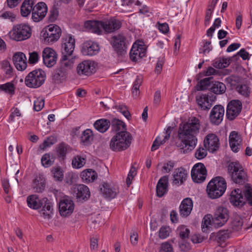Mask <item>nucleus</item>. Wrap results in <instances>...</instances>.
Listing matches in <instances>:
<instances>
[{"label":"nucleus","mask_w":252,"mask_h":252,"mask_svg":"<svg viewBox=\"0 0 252 252\" xmlns=\"http://www.w3.org/2000/svg\"><path fill=\"white\" fill-rule=\"evenodd\" d=\"M13 62L17 70L23 71L27 66V58L25 55L22 52H17L13 56Z\"/></svg>","instance_id":"nucleus-28"},{"label":"nucleus","mask_w":252,"mask_h":252,"mask_svg":"<svg viewBox=\"0 0 252 252\" xmlns=\"http://www.w3.org/2000/svg\"><path fill=\"white\" fill-rule=\"evenodd\" d=\"M94 135L91 129L87 128L84 130L80 137V142L81 144L85 146L91 145L94 140Z\"/></svg>","instance_id":"nucleus-35"},{"label":"nucleus","mask_w":252,"mask_h":252,"mask_svg":"<svg viewBox=\"0 0 252 252\" xmlns=\"http://www.w3.org/2000/svg\"><path fill=\"white\" fill-rule=\"evenodd\" d=\"M224 114V108L221 105H216L213 107L209 115L210 122L214 125H218L222 121Z\"/></svg>","instance_id":"nucleus-19"},{"label":"nucleus","mask_w":252,"mask_h":252,"mask_svg":"<svg viewBox=\"0 0 252 252\" xmlns=\"http://www.w3.org/2000/svg\"><path fill=\"white\" fill-rule=\"evenodd\" d=\"M216 99V96L211 93L202 94L195 97L196 101L199 108L204 111H208L211 108Z\"/></svg>","instance_id":"nucleus-12"},{"label":"nucleus","mask_w":252,"mask_h":252,"mask_svg":"<svg viewBox=\"0 0 252 252\" xmlns=\"http://www.w3.org/2000/svg\"><path fill=\"white\" fill-rule=\"evenodd\" d=\"M74 209L73 201L69 197H64L59 202V209L60 215L64 217H68Z\"/></svg>","instance_id":"nucleus-16"},{"label":"nucleus","mask_w":252,"mask_h":252,"mask_svg":"<svg viewBox=\"0 0 252 252\" xmlns=\"http://www.w3.org/2000/svg\"><path fill=\"white\" fill-rule=\"evenodd\" d=\"M42 198L40 199L36 194L29 195L27 198L28 206L33 210H37L41 207Z\"/></svg>","instance_id":"nucleus-36"},{"label":"nucleus","mask_w":252,"mask_h":252,"mask_svg":"<svg viewBox=\"0 0 252 252\" xmlns=\"http://www.w3.org/2000/svg\"><path fill=\"white\" fill-rule=\"evenodd\" d=\"M111 130L115 132L126 131V126L125 123L117 119H113L110 122Z\"/></svg>","instance_id":"nucleus-41"},{"label":"nucleus","mask_w":252,"mask_h":252,"mask_svg":"<svg viewBox=\"0 0 252 252\" xmlns=\"http://www.w3.org/2000/svg\"><path fill=\"white\" fill-rule=\"evenodd\" d=\"M231 223L233 229L236 230H239L243 226V220L239 215H235L233 217Z\"/></svg>","instance_id":"nucleus-48"},{"label":"nucleus","mask_w":252,"mask_h":252,"mask_svg":"<svg viewBox=\"0 0 252 252\" xmlns=\"http://www.w3.org/2000/svg\"><path fill=\"white\" fill-rule=\"evenodd\" d=\"M84 27L88 31L101 35L103 33L102 21L88 20L84 23Z\"/></svg>","instance_id":"nucleus-25"},{"label":"nucleus","mask_w":252,"mask_h":252,"mask_svg":"<svg viewBox=\"0 0 252 252\" xmlns=\"http://www.w3.org/2000/svg\"><path fill=\"white\" fill-rule=\"evenodd\" d=\"M122 26V23L115 17L102 20L103 32L111 33L119 30Z\"/></svg>","instance_id":"nucleus-22"},{"label":"nucleus","mask_w":252,"mask_h":252,"mask_svg":"<svg viewBox=\"0 0 252 252\" xmlns=\"http://www.w3.org/2000/svg\"><path fill=\"white\" fill-rule=\"evenodd\" d=\"M229 145L231 150L238 152L241 148L242 139L241 135L236 131H232L229 137Z\"/></svg>","instance_id":"nucleus-27"},{"label":"nucleus","mask_w":252,"mask_h":252,"mask_svg":"<svg viewBox=\"0 0 252 252\" xmlns=\"http://www.w3.org/2000/svg\"><path fill=\"white\" fill-rule=\"evenodd\" d=\"M137 174L136 169L135 167L132 166L128 174L126 179V183L127 187H129L132 183V181Z\"/></svg>","instance_id":"nucleus-59"},{"label":"nucleus","mask_w":252,"mask_h":252,"mask_svg":"<svg viewBox=\"0 0 252 252\" xmlns=\"http://www.w3.org/2000/svg\"><path fill=\"white\" fill-rule=\"evenodd\" d=\"M229 218V212L227 208L223 206L217 208L214 216L212 218V223L216 228H219L224 225Z\"/></svg>","instance_id":"nucleus-9"},{"label":"nucleus","mask_w":252,"mask_h":252,"mask_svg":"<svg viewBox=\"0 0 252 252\" xmlns=\"http://www.w3.org/2000/svg\"><path fill=\"white\" fill-rule=\"evenodd\" d=\"M80 177L83 182L88 183L94 181L97 175L95 171L89 169L83 171L81 173Z\"/></svg>","instance_id":"nucleus-38"},{"label":"nucleus","mask_w":252,"mask_h":252,"mask_svg":"<svg viewBox=\"0 0 252 252\" xmlns=\"http://www.w3.org/2000/svg\"><path fill=\"white\" fill-rule=\"evenodd\" d=\"M168 190V177L164 176L160 178L156 186L157 195L161 197L167 193Z\"/></svg>","instance_id":"nucleus-29"},{"label":"nucleus","mask_w":252,"mask_h":252,"mask_svg":"<svg viewBox=\"0 0 252 252\" xmlns=\"http://www.w3.org/2000/svg\"><path fill=\"white\" fill-rule=\"evenodd\" d=\"M212 79L213 77H211L201 80L197 85V87L198 88V90L203 91L209 89L211 85V80Z\"/></svg>","instance_id":"nucleus-49"},{"label":"nucleus","mask_w":252,"mask_h":252,"mask_svg":"<svg viewBox=\"0 0 252 252\" xmlns=\"http://www.w3.org/2000/svg\"><path fill=\"white\" fill-rule=\"evenodd\" d=\"M74 59L72 55L63 54L61 60V66L66 70L71 69L74 63Z\"/></svg>","instance_id":"nucleus-40"},{"label":"nucleus","mask_w":252,"mask_h":252,"mask_svg":"<svg viewBox=\"0 0 252 252\" xmlns=\"http://www.w3.org/2000/svg\"><path fill=\"white\" fill-rule=\"evenodd\" d=\"M48 8L46 4L43 2L37 3L33 8L32 18L35 22L42 20L46 15Z\"/></svg>","instance_id":"nucleus-17"},{"label":"nucleus","mask_w":252,"mask_h":252,"mask_svg":"<svg viewBox=\"0 0 252 252\" xmlns=\"http://www.w3.org/2000/svg\"><path fill=\"white\" fill-rule=\"evenodd\" d=\"M62 33L61 28L57 25H50L44 29L40 33V39L45 43L52 44L60 38Z\"/></svg>","instance_id":"nucleus-6"},{"label":"nucleus","mask_w":252,"mask_h":252,"mask_svg":"<svg viewBox=\"0 0 252 252\" xmlns=\"http://www.w3.org/2000/svg\"><path fill=\"white\" fill-rule=\"evenodd\" d=\"M99 50V46L97 42L92 40L84 42L81 49L84 55L93 56L97 54Z\"/></svg>","instance_id":"nucleus-24"},{"label":"nucleus","mask_w":252,"mask_h":252,"mask_svg":"<svg viewBox=\"0 0 252 252\" xmlns=\"http://www.w3.org/2000/svg\"><path fill=\"white\" fill-rule=\"evenodd\" d=\"M132 140V137L129 132L126 131L118 132L111 139L110 148L114 152L125 151L130 146Z\"/></svg>","instance_id":"nucleus-2"},{"label":"nucleus","mask_w":252,"mask_h":252,"mask_svg":"<svg viewBox=\"0 0 252 252\" xmlns=\"http://www.w3.org/2000/svg\"><path fill=\"white\" fill-rule=\"evenodd\" d=\"M236 89L240 94L245 97L249 96L251 93L250 88L245 84L238 85Z\"/></svg>","instance_id":"nucleus-55"},{"label":"nucleus","mask_w":252,"mask_h":252,"mask_svg":"<svg viewBox=\"0 0 252 252\" xmlns=\"http://www.w3.org/2000/svg\"><path fill=\"white\" fill-rule=\"evenodd\" d=\"M230 237V232L228 230H221L216 233H212L210 236V239H213L219 245H221Z\"/></svg>","instance_id":"nucleus-34"},{"label":"nucleus","mask_w":252,"mask_h":252,"mask_svg":"<svg viewBox=\"0 0 252 252\" xmlns=\"http://www.w3.org/2000/svg\"><path fill=\"white\" fill-rule=\"evenodd\" d=\"M159 252H174L172 245L169 242H165L161 244Z\"/></svg>","instance_id":"nucleus-61"},{"label":"nucleus","mask_w":252,"mask_h":252,"mask_svg":"<svg viewBox=\"0 0 252 252\" xmlns=\"http://www.w3.org/2000/svg\"><path fill=\"white\" fill-rule=\"evenodd\" d=\"M200 128V120L196 117L190 118L188 121L180 125L176 146L181 149L188 147L190 150L194 149L197 142V135Z\"/></svg>","instance_id":"nucleus-1"},{"label":"nucleus","mask_w":252,"mask_h":252,"mask_svg":"<svg viewBox=\"0 0 252 252\" xmlns=\"http://www.w3.org/2000/svg\"><path fill=\"white\" fill-rule=\"evenodd\" d=\"M100 191L102 196L108 200L115 198L119 192L118 188L108 183H104L101 185Z\"/></svg>","instance_id":"nucleus-20"},{"label":"nucleus","mask_w":252,"mask_h":252,"mask_svg":"<svg viewBox=\"0 0 252 252\" xmlns=\"http://www.w3.org/2000/svg\"><path fill=\"white\" fill-rule=\"evenodd\" d=\"M72 191L73 195L79 201H86L90 197L89 188L83 184H76L73 186Z\"/></svg>","instance_id":"nucleus-15"},{"label":"nucleus","mask_w":252,"mask_h":252,"mask_svg":"<svg viewBox=\"0 0 252 252\" xmlns=\"http://www.w3.org/2000/svg\"><path fill=\"white\" fill-rule=\"evenodd\" d=\"M147 47L142 40H137L132 45L129 57L133 62H138L146 55Z\"/></svg>","instance_id":"nucleus-8"},{"label":"nucleus","mask_w":252,"mask_h":252,"mask_svg":"<svg viewBox=\"0 0 252 252\" xmlns=\"http://www.w3.org/2000/svg\"><path fill=\"white\" fill-rule=\"evenodd\" d=\"M110 43L118 55L123 56L126 53V39L123 34L113 36Z\"/></svg>","instance_id":"nucleus-10"},{"label":"nucleus","mask_w":252,"mask_h":252,"mask_svg":"<svg viewBox=\"0 0 252 252\" xmlns=\"http://www.w3.org/2000/svg\"><path fill=\"white\" fill-rule=\"evenodd\" d=\"M203 42V45L200 48L199 53H202L204 54H206V53H208L210 51L212 50V47L210 46L211 42L210 41L204 40Z\"/></svg>","instance_id":"nucleus-62"},{"label":"nucleus","mask_w":252,"mask_h":252,"mask_svg":"<svg viewBox=\"0 0 252 252\" xmlns=\"http://www.w3.org/2000/svg\"><path fill=\"white\" fill-rule=\"evenodd\" d=\"M41 204V209L39 211L40 216L44 219H50L53 211L52 202L47 197H43Z\"/></svg>","instance_id":"nucleus-26"},{"label":"nucleus","mask_w":252,"mask_h":252,"mask_svg":"<svg viewBox=\"0 0 252 252\" xmlns=\"http://www.w3.org/2000/svg\"><path fill=\"white\" fill-rule=\"evenodd\" d=\"M85 158L77 155L74 157L72 160V165L74 168L79 169L82 167L86 163Z\"/></svg>","instance_id":"nucleus-46"},{"label":"nucleus","mask_w":252,"mask_h":252,"mask_svg":"<svg viewBox=\"0 0 252 252\" xmlns=\"http://www.w3.org/2000/svg\"><path fill=\"white\" fill-rule=\"evenodd\" d=\"M227 184L225 179L220 176L213 178L208 184L206 191L211 199L221 197L225 192Z\"/></svg>","instance_id":"nucleus-3"},{"label":"nucleus","mask_w":252,"mask_h":252,"mask_svg":"<svg viewBox=\"0 0 252 252\" xmlns=\"http://www.w3.org/2000/svg\"><path fill=\"white\" fill-rule=\"evenodd\" d=\"M42 58L44 64L50 67L56 63L57 54L52 48L46 47L42 52Z\"/></svg>","instance_id":"nucleus-21"},{"label":"nucleus","mask_w":252,"mask_h":252,"mask_svg":"<svg viewBox=\"0 0 252 252\" xmlns=\"http://www.w3.org/2000/svg\"><path fill=\"white\" fill-rule=\"evenodd\" d=\"M55 158L49 153L45 154L42 157L41 161L42 165L45 168H48L54 164Z\"/></svg>","instance_id":"nucleus-44"},{"label":"nucleus","mask_w":252,"mask_h":252,"mask_svg":"<svg viewBox=\"0 0 252 252\" xmlns=\"http://www.w3.org/2000/svg\"><path fill=\"white\" fill-rule=\"evenodd\" d=\"M46 73L41 69H35L30 72L26 77L25 83L29 88H37L45 82Z\"/></svg>","instance_id":"nucleus-5"},{"label":"nucleus","mask_w":252,"mask_h":252,"mask_svg":"<svg viewBox=\"0 0 252 252\" xmlns=\"http://www.w3.org/2000/svg\"><path fill=\"white\" fill-rule=\"evenodd\" d=\"M34 0H25L21 7V14L23 17H27L32 12Z\"/></svg>","instance_id":"nucleus-39"},{"label":"nucleus","mask_w":252,"mask_h":252,"mask_svg":"<svg viewBox=\"0 0 252 252\" xmlns=\"http://www.w3.org/2000/svg\"><path fill=\"white\" fill-rule=\"evenodd\" d=\"M0 67L5 71V73L8 77H11L13 75V68L10 63L7 60H3L1 62Z\"/></svg>","instance_id":"nucleus-45"},{"label":"nucleus","mask_w":252,"mask_h":252,"mask_svg":"<svg viewBox=\"0 0 252 252\" xmlns=\"http://www.w3.org/2000/svg\"><path fill=\"white\" fill-rule=\"evenodd\" d=\"M207 176V170L202 163H196L191 171V176L193 182L197 183L203 182Z\"/></svg>","instance_id":"nucleus-13"},{"label":"nucleus","mask_w":252,"mask_h":252,"mask_svg":"<svg viewBox=\"0 0 252 252\" xmlns=\"http://www.w3.org/2000/svg\"><path fill=\"white\" fill-rule=\"evenodd\" d=\"M75 40L71 34H67L62 38V54L72 55L75 48Z\"/></svg>","instance_id":"nucleus-18"},{"label":"nucleus","mask_w":252,"mask_h":252,"mask_svg":"<svg viewBox=\"0 0 252 252\" xmlns=\"http://www.w3.org/2000/svg\"><path fill=\"white\" fill-rule=\"evenodd\" d=\"M0 91L13 95L15 93V87L11 82H7L0 85Z\"/></svg>","instance_id":"nucleus-47"},{"label":"nucleus","mask_w":252,"mask_h":252,"mask_svg":"<svg viewBox=\"0 0 252 252\" xmlns=\"http://www.w3.org/2000/svg\"><path fill=\"white\" fill-rule=\"evenodd\" d=\"M166 141L161 136H158L152 144L151 151H154L157 150L160 145L165 143Z\"/></svg>","instance_id":"nucleus-58"},{"label":"nucleus","mask_w":252,"mask_h":252,"mask_svg":"<svg viewBox=\"0 0 252 252\" xmlns=\"http://www.w3.org/2000/svg\"><path fill=\"white\" fill-rule=\"evenodd\" d=\"M94 126L99 132L104 133L110 126V121L106 119H100L94 123Z\"/></svg>","instance_id":"nucleus-37"},{"label":"nucleus","mask_w":252,"mask_h":252,"mask_svg":"<svg viewBox=\"0 0 252 252\" xmlns=\"http://www.w3.org/2000/svg\"><path fill=\"white\" fill-rule=\"evenodd\" d=\"M67 150V145L63 142L59 144L56 148L58 157L59 158H63L65 157Z\"/></svg>","instance_id":"nucleus-54"},{"label":"nucleus","mask_w":252,"mask_h":252,"mask_svg":"<svg viewBox=\"0 0 252 252\" xmlns=\"http://www.w3.org/2000/svg\"><path fill=\"white\" fill-rule=\"evenodd\" d=\"M210 90L215 94H222L225 92L226 86L222 82L215 81L210 88Z\"/></svg>","instance_id":"nucleus-42"},{"label":"nucleus","mask_w":252,"mask_h":252,"mask_svg":"<svg viewBox=\"0 0 252 252\" xmlns=\"http://www.w3.org/2000/svg\"><path fill=\"white\" fill-rule=\"evenodd\" d=\"M229 200L233 205L236 206L242 207L245 204L242 191L239 189H235L231 191Z\"/></svg>","instance_id":"nucleus-30"},{"label":"nucleus","mask_w":252,"mask_h":252,"mask_svg":"<svg viewBox=\"0 0 252 252\" xmlns=\"http://www.w3.org/2000/svg\"><path fill=\"white\" fill-rule=\"evenodd\" d=\"M9 34L11 39L17 41H20L27 39L31 37L32 30L29 25L20 24L14 26Z\"/></svg>","instance_id":"nucleus-7"},{"label":"nucleus","mask_w":252,"mask_h":252,"mask_svg":"<svg viewBox=\"0 0 252 252\" xmlns=\"http://www.w3.org/2000/svg\"><path fill=\"white\" fill-rule=\"evenodd\" d=\"M193 207V202L190 198L184 199L180 206V214L182 217H187L191 213Z\"/></svg>","instance_id":"nucleus-33"},{"label":"nucleus","mask_w":252,"mask_h":252,"mask_svg":"<svg viewBox=\"0 0 252 252\" xmlns=\"http://www.w3.org/2000/svg\"><path fill=\"white\" fill-rule=\"evenodd\" d=\"M243 193L245 196V198H244L245 200H246L248 203L252 206V187L246 186Z\"/></svg>","instance_id":"nucleus-56"},{"label":"nucleus","mask_w":252,"mask_h":252,"mask_svg":"<svg viewBox=\"0 0 252 252\" xmlns=\"http://www.w3.org/2000/svg\"><path fill=\"white\" fill-rule=\"evenodd\" d=\"M229 176L232 181L240 185L244 184L247 180V173L238 162H231L227 167Z\"/></svg>","instance_id":"nucleus-4"},{"label":"nucleus","mask_w":252,"mask_h":252,"mask_svg":"<svg viewBox=\"0 0 252 252\" xmlns=\"http://www.w3.org/2000/svg\"><path fill=\"white\" fill-rule=\"evenodd\" d=\"M230 58H222L216 59L213 63V65L217 68H224L229 66L231 63Z\"/></svg>","instance_id":"nucleus-43"},{"label":"nucleus","mask_w":252,"mask_h":252,"mask_svg":"<svg viewBox=\"0 0 252 252\" xmlns=\"http://www.w3.org/2000/svg\"><path fill=\"white\" fill-rule=\"evenodd\" d=\"M45 179L42 174L37 175L32 180V188L35 192H42L45 189Z\"/></svg>","instance_id":"nucleus-32"},{"label":"nucleus","mask_w":252,"mask_h":252,"mask_svg":"<svg viewBox=\"0 0 252 252\" xmlns=\"http://www.w3.org/2000/svg\"><path fill=\"white\" fill-rule=\"evenodd\" d=\"M177 231L182 239L188 238L190 233L189 229L184 225L179 226L177 229Z\"/></svg>","instance_id":"nucleus-57"},{"label":"nucleus","mask_w":252,"mask_h":252,"mask_svg":"<svg viewBox=\"0 0 252 252\" xmlns=\"http://www.w3.org/2000/svg\"><path fill=\"white\" fill-rule=\"evenodd\" d=\"M96 63L91 60H84L79 63L76 68V71L79 75L89 76L96 71Z\"/></svg>","instance_id":"nucleus-11"},{"label":"nucleus","mask_w":252,"mask_h":252,"mask_svg":"<svg viewBox=\"0 0 252 252\" xmlns=\"http://www.w3.org/2000/svg\"><path fill=\"white\" fill-rule=\"evenodd\" d=\"M142 83V79L141 77L137 76L134 82L132 93L133 96L137 97L139 94V87Z\"/></svg>","instance_id":"nucleus-52"},{"label":"nucleus","mask_w":252,"mask_h":252,"mask_svg":"<svg viewBox=\"0 0 252 252\" xmlns=\"http://www.w3.org/2000/svg\"><path fill=\"white\" fill-rule=\"evenodd\" d=\"M171 232L169 226L163 225L158 230V237L161 239H165L169 236Z\"/></svg>","instance_id":"nucleus-50"},{"label":"nucleus","mask_w":252,"mask_h":252,"mask_svg":"<svg viewBox=\"0 0 252 252\" xmlns=\"http://www.w3.org/2000/svg\"><path fill=\"white\" fill-rule=\"evenodd\" d=\"M59 16V11L57 8L53 7L49 12L48 15V20L50 22H55L58 18Z\"/></svg>","instance_id":"nucleus-64"},{"label":"nucleus","mask_w":252,"mask_h":252,"mask_svg":"<svg viewBox=\"0 0 252 252\" xmlns=\"http://www.w3.org/2000/svg\"><path fill=\"white\" fill-rule=\"evenodd\" d=\"M10 112L11 113L8 118L9 122H13L16 117H20L21 116L20 110L17 107H12L10 110Z\"/></svg>","instance_id":"nucleus-60"},{"label":"nucleus","mask_w":252,"mask_h":252,"mask_svg":"<svg viewBox=\"0 0 252 252\" xmlns=\"http://www.w3.org/2000/svg\"><path fill=\"white\" fill-rule=\"evenodd\" d=\"M242 102L239 100H232L227 104L226 115L230 121L234 120L241 113Z\"/></svg>","instance_id":"nucleus-14"},{"label":"nucleus","mask_w":252,"mask_h":252,"mask_svg":"<svg viewBox=\"0 0 252 252\" xmlns=\"http://www.w3.org/2000/svg\"><path fill=\"white\" fill-rule=\"evenodd\" d=\"M187 173L183 167L176 169L173 174V184L177 186L181 185L186 180Z\"/></svg>","instance_id":"nucleus-31"},{"label":"nucleus","mask_w":252,"mask_h":252,"mask_svg":"<svg viewBox=\"0 0 252 252\" xmlns=\"http://www.w3.org/2000/svg\"><path fill=\"white\" fill-rule=\"evenodd\" d=\"M212 216L210 215H205L202 221V230L204 232H207L209 226L211 224V221L212 222Z\"/></svg>","instance_id":"nucleus-53"},{"label":"nucleus","mask_w":252,"mask_h":252,"mask_svg":"<svg viewBox=\"0 0 252 252\" xmlns=\"http://www.w3.org/2000/svg\"><path fill=\"white\" fill-rule=\"evenodd\" d=\"M51 173L55 180L62 181L63 178V174L60 167H53Z\"/></svg>","instance_id":"nucleus-51"},{"label":"nucleus","mask_w":252,"mask_h":252,"mask_svg":"<svg viewBox=\"0 0 252 252\" xmlns=\"http://www.w3.org/2000/svg\"><path fill=\"white\" fill-rule=\"evenodd\" d=\"M204 145L210 152L217 151L220 147V141L218 136L213 133L207 135L204 140Z\"/></svg>","instance_id":"nucleus-23"},{"label":"nucleus","mask_w":252,"mask_h":252,"mask_svg":"<svg viewBox=\"0 0 252 252\" xmlns=\"http://www.w3.org/2000/svg\"><path fill=\"white\" fill-rule=\"evenodd\" d=\"M66 73V70L60 66V67L56 70L54 77L55 79L61 80L65 77Z\"/></svg>","instance_id":"nucleus-63"}]
</instances>
